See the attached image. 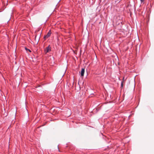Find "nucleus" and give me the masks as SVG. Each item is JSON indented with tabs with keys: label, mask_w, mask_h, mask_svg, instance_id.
<instances>
[{
	"label": "nucleus",
	"mask_w": 154,
	"mask_h": 154,
	"mask_svg": "<svg viewBox=\"0 0 154 154\" xmlns=\"http://www.w3.org/2000/svg\"><path fill=\"white\" fill-rule=\"evenodd\" d=\"M68 111H70V110H69V109H68Z\"/></svg>",
	"instance_id": "14"
},
{
	"label": "nucleus",
	"mask_w": 154,
	"mask_h": 154,
	"mask_svg": "<svg viewBox=\"0 0 154 154\" xmlns=\"http://www.w3.org/2000/svg\"><path fill=\"white\" fill-rule=\"evenodd\" d=\"M40 35L36 34L35 36V40L36 43V44L38 43L39 39V37Z\"/></svg>",
	"instance_id": "1"
},
{
	"label": "nucleus",
	"mask_w": 154,
	"mask_h": 154,
	"mask_svg": "<svg viewBox=\"0 0 154 154\" xmlns=\"http://www.w3.org/2000/svg\"><path fill=\"white\" fill-rule=\"evenodd\" d=\"M144 0H140L141 2H143L144 1Z\"/></svg>",
	"instance_id": "9"
},
{
	"label": "nucleus",
	"mask_w": 154,
	"mask_h": 154,
	"mask_svg": "<svg viewBox=\"0 0 154 154\" xmlns=\"http://www.w3.org/2000/svg\"><path fill=\"white\" fill-rule=\"evenodd\" d=\"M28 50L29 52H31V51L29 49H28Z\"/></svg>",
	"instance_id": "11"
},
{
	"label": "nucleus",
	"mask_w": 154,
	"mask_h": 154,
	"mask_svg": "<svg viewBox=\"0 0 154 154\" xmlns=\"http://www.w3.org/2000/svg\"><path fill=\"white\" fill-rule=\"evenodd\" d=\"M51 33V30H50L49 32L47 33V35L44 36V39H46V38H48L49 37Z\"/></svg>",
	"instance_id": "2"
},
{
	"label": "nucleus",
	"mask_w": 154,
	"mask_h": 154,
	"mask_svg": "<svg viewBox=\"0 0 154 154\" xmlns=\"http://www.w3.org/2000/svg\"><path fill=\"white\" fill-rule=\"evenodd\" d=\"M51 51V48L50 47V45H49L47 47L46 49L45 50V53H47Z\"/></svg>",
	"instance_id": "3"
},
{
	"label": "nucleus",
	"mask_w": 154,
	"mask_h": 154,
	"mask_svg": "<svg viewBox=\"0 0 154 154\" xmlns=\"http://www.w3.org/2000/svg\"><path fill=\"white\" fill-rule=\"evenodd\" d=\"M25 49H26V50L27 51V50H28V48H25Z\"/></svg>",
	"instance_id": "8"
},
{
	"label": "nucleus",
	"mask_w": 154,
	"mask_h": 154,
	"mask_svg": "<svg viewBox=\"0 0 154 154\" xmlns=\"http://www.w3.org/2000/svg\"><path fill=\"white\" fill-rule=\"evenodd\" d=\"M77 88V91H78V90L81 89V87H76Z\"/></svg>",
	"instance_id": "5"
},
{
	"label": "nucleus",
	"mask_w": 154,
	"mask_h": 154,
	"mask_svg": "<svg viewBox=\"0 0 154 154\" xmlns=\"http://www.w3.org/2000/svg\"><path fill=\"white\" fill-rule=\"evenodd\" d=\"M121 87H123V83L122 82H121Z\"/></svg>",
	"instance_id": "6"
},
{
	"label": "nucleus",
	"mask_w": 154,
	"mask_h": 154,
	"mask_svg": "<svg viewBox=\"0 0 154 154\" xmlns=\"http://www.w3.org/2000/svg\"><path fill=\"white\" fill-rule=\"evenodd\" d=\"M2 78L5 80L4 78L3 77H2Z\"/></svg>",
	"instance_id": "13"
},
{
	"label": "nucleus",
	"mask_w": 154,
	"mask_h": 154,
	"mask_svg": "<svg viewBox=\"0 0 154 154\" xmlns=\"http://www.w3.org/2000/svg\"><path fill=\"white\" fill-rule=\"evenodd\" d=\"M60 1V0H59V2H58Z\"/></svg>",
	"instance_id": "15"
},
{
	"label": "nucleus",
	"mask_w": 154,
	"mask_h": 154,
	"mask_svg": "<svg viewBox=\"0 0 154 154\" xmlns=\"http://www.w3.org/2000/svg\"><path fill=\"white\" fill-rule=\"evenodd\" d=\"M38 87H41V86H40V85H38Z\"/></svg>",
	"instance_id": "12"
},
{
	"label": "nucleus",
	"mask_w": 154,
	"mask_h": 154,
	"mask_svg": "<svg viewBox=\"0 0 154 154\" xmlns=\"http://www.w3.org/2000/svg\"><path fill=\"white\" fill-rule=\"evenodd\" d=\"M66 69H65V71L64 72V74L63 75L62 77L63 76V75H64V74L65 73V72H66Z\"/></svg>",
	"instance_id": "7"
},
{
	"label": "nucleus",
	"mask_w": 154,
	"mask_h": 154,
	"mask_svg": "<svg viewBox=\"0 0 154 154\" xmlns=\"http://www.w3.org/2000/svg\"><path fill=\"white\" fill-rule=\"evenodd\" d=\"M10 19H11V17L8 20V21L7 22V23L8 22V21L10 20Z\"/></svg>",
	"instance_id": "10"
},
{
	"label": "nucleus",
	"mask_w": 154,
	"mask_h": 154,
	"mask_svg": "<svg viewBox=\"0 0 154 154\" xmlns=\"http://www.w3.org/2000/svg\"><path fill=\"white\" fill-rule=\"evenodd\" d=\"M85 69L84 68H82V70L81 72V76H83L84 75V73L85 72Z\"/></svg>",
	"instance_id": "4"
}]
</instances>
